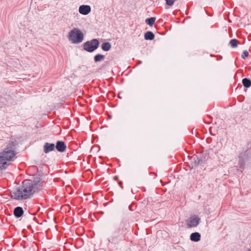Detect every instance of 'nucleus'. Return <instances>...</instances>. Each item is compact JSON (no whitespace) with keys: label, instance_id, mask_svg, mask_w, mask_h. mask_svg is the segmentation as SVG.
Instances as JSON below:
<instances>
[{"label":"nucleus","instance_id":"f257e3e1","mask_svg":"<svg viewBox=\"0 0 251 251\" xmlns=\"http://www.w3.org/2000/svg\"><path fill=\"white\" fill-rule=\"evenodd\" d=\"M45 182L39 174L33 176L32 180H25L21 187L11 192V198L17 200H26L43 189Z\"/></svg>","mask_w":251,"mask_h":251},{"label":"nucleus","instance_id":"f03ea898","mask_svg":"<svg viewBox=\"0 0 251 251\" xmlns=\"http://www.w3.org/2000/svg\"><path fill=\"white\" fill-rule=\"evenodd\" d=\"M129 225L127 222L123 220L119 226L113 231L108 237V242L112 244L117 245L123 241L128 231Z\"/></svg>","mask_w":251,"mask_h":251},{"label":"nucleus","instance_id":"7ed1b4c3","mask_svg":"<svg viewBox=\"0 0 251 251\" xmlns=\"http://www.w3.org/2000/svg\"><path fill=\"white\" fill-rule=\"evenodd\" d=\"M83 33L78 28H74L69 33V39L74 44H78L83 40Z\"/></svg>","mask_w":251,"mask_h":251},{"label":"nucleus","instance_id":"20e7f679","mask_svg":"<svg viewBox=\"0 0 251 251\" xmlns=\"http://www.w3.org/2000/svg\"><path fill=\"white\" fill-rule=\"evenodd\" d=\"M99 44V41L97 39H93L85 42L83 45V48L86 51L92 52L98 48Z\"/></svg>","mask_w":251,"mask_h":251},{"label":"nucleus","instance_id":"39448f33","mask_svg":"<svg viewBox=\"0 0 251 251\" xmlns=\"http://www.w3.org/2000/svg\"><path fill=\"white\" fill-rule=\"evenodd\" d=\"M6 160L11 161L15 156L16 152L13 150H9L5 149L1 155Z\"/></svg>","mask_w":251,"mask_h":251},{"label":"nucleus","instance_id":"423d86ee","mask_svg":"<svg viewBox=\"0 0 251 251\" xmlns=\"http://www.w3.org/2000/svg\"><path fill=\"white\" fill-rule=\"evenodd\" d=\"M248 156V153L247 152V151H243L239 153L238 155V157L239 158L238 165L239 166L240 168H243L245 163V160L247 159Z\"/></svg>","mask_w":251,"mask_h":251},{"label":"nucleus","instance_id":"0eeeda50","mask_svg":"<svg viewBox=\"0 0 251 251\" xmlns=\"http://www.w3.org/2000/svg\"><path fill=\"white\" fill-rule=\"evenodd\" d=\"M207 159L208 156L206 152H202L197 156V160H195V162H197L198 165H203Z\"/></svg>","mask_w":251,"mask_h":251},{"label":"nucleus","instance_id":"6e6552de","mask_svg":"<svg viewBox=\"0 0 251 251\" xmlns=\"http://www.w3.org/2000/svg\"><path fill=\"white\" fill-rule=\"evenodd\" d=\"M55 148L60 152L65 151L66 150L67 146L64 142L62 141H58L55 145Z\"/></svg>","mask_w":251,"mask_h":251},{"label":"nucleus","instance_id":"1a4fd4ad","mask_svg":"<svg viewBox=\"0 0 251 251\" xmlns=\"http://www.w3.org/2000/svg\"><path fill=\"white\" fill-rule=\"evenodd\" d=\"M78 11L80 14L86 15L91 12V7L87 5H82L79 6Z\"/></svg>","mask_w":251,"mask_h":251},{"label":"nucleus","instance_id":"9d476101","mask_svg":"<svg viewBox=\"0 0 251 251\" xmlns=\"http://www.w3.org/2000/svg\"><path fill=\"white\" fill-rule=\"evenodd\" d=\"M200 219L198 217H191L187 226L189 227H196L200 223Z\"/></svg>","mask_w":251,"mask_h":251},{"label":"nucleus","instance_id":"9b49d317","mask_svg":"<svg viewBox=\"0 0 251 251\" xmlns=\"http://www.w3.org/2000/svg\"><path fill=\"white\" fill-rule=\"evenodd\" d=\"M55 149V145L53 143H46L43 147L44 152L48 153Z\"/></svg>","mask_w":251,"mask_h":251},{"label":"nucleus","instance_id":"f8f14e48","mask_svg":"<svg viewBox=\"0 0 251 251\" xmlns=\"http://www.w3.org/2000/svg\"><path fill=\"white\" fill-rule=\"evenodd\" d=\"M13 213L16 218H20L23 215L24 210L22 207L17 206L14 208Z\"/></svg>","mask_w":251,"mask_h":251},{"label":"nucleus","instance_id":"ddd939ff","mask_svg":"<svg viewBox=\"0 0 251 251\" xmlns=\"http://www.w3.org/2000/svg\"><path fill=\"white\" fill-rule=\"evenodd\" d=\"M7 160L4 158L1 155H0V169L5 170L7 167L9 165V163L7 162Z\"/></svg>","mask_w":251,"mask_h":251},{"label":"nucleus","instance_id":"4468645a","mask_svg":"<svg viewBox=\"0 0 251 251\" xmlns=\"http://www.w3.org/2000/svg\"><path fill=\"white\" fill-rule=\"evenodd\" d=\"M190 239L192 241L198 242L201 240V234L197 232L192 233L190 235Z\"/></svg>","mask_w":251,"mask_h":251},{"label":"nucleus","instance_id":"2eb2a0df","mask_svg":"<svg viewBox=\"0 0 251 251\" xmlns=\"http://www.w3.org/2000/svg\"><path fill=\"white\" fill-rule=\"evenodd\" d=\"M144 38L146 40H152L154 38V35L151 31H147L145 33Z\"/></svg>","mask_w":251,"mask_h":251},{"label":"nucleus","instance_id":"dca6fc26","mask_svg":"<svg viewBox=\"0 0 251 251\" xmlns=\"http://www.w3.org/2000/svg\"><path fill=\"white\" fill-rule=\"evenodd\" d=\"M101 48L103 50L107 51L110 50L111 45L109 42H104L101 44Z\"/></svg>","mask_w":251,"mask_h":251},{"label":"nucleus","instance_id":"f3484780","mask_svg":"<svg viewBox=\"0 0 251 251\" xmlns=\"http://www.w3.org/2000/svg\"><path fill=\"white\" fill-rule=\"evenodd\" d=\"M104 58V55L101 54H97L94 56V60L95 62L97 63L103 60Z\"/></svg>","mask_w":251,"mask_h":251},{"label":"nucleus","instance_id":"a211bd4d","mask_svg":"<svg viewBox=\"0 0 251 251\" xmlns=\"http://www.w3.org/2000/svg\"><path fill=\"white\" fill-rule=\"evenodd\" d=\"M243 86L246 88H249L251 85V80L247 78H244L242 79Z\"/></svg>","mask_w":251,"mask_h":251},{"label":"nucleus","instance_id":"6ab92c4d","mask_svg":"<svg viewBox=\"0 0 251 251\" xmlns=\"http://www.w3.org/2000/svg\"><path fill=\"white\" fill-rule=\"evenodd\" d=\"M16 144L14 141H10L9 142L8 145L6 146V147L5 149H6L7 150L14 151Z\"/></svg>","mask_w":251,"mask_h":251},{"label":"nucleus","instance_id":"aec40b11","mask_svg":"<svg viewBox=\"0 0 251 251\" xmlns=\"http://www.w3.org/2000/svg\"><path fill=\"white\" fill-rule=\"evenodd\" d=\"M155 19H156L154 17L148 18L146 20V23L149 25L152 26L154 24Z\"/></svg>","mask_w":251,"mask_h":251},{"label":"nucleus","instance_id":"412c9836","mask_svg":"<svg viewBox=\"0 0 251 251\" xmlns=\"http://www.w3.org/2000/svg\"><path fill=\"white\" fill-rule=\"evenodd\" d=\"M238 42L236 39H231L229 42V44L232 48H236L237 47Z\"/></svg>","mask_w":251,"mask_h":251},{"label":"nucleus","instance_id":"4be33fe9","mask_svg":"<svg viewBox=\"0 0 251 251\" xmlns=\"http://www.w3.org/2000/svg\"><path fill=\"white\" fill-rule=\"evenodd\" d=\"M166 3L168 5L172 6L174 4L176 0H165Z\"/></svg>","mask_w":251,"mask_h":251},{"label":"nucleus","instance_id":"5701e85b","mask_svg":"<svg viewBox=\"0 0 251 251\" xmlns=\"http://www.w3.org/2000/svg\"><path fill=\"white\" fill-rule=\"evenodd\" d=\"M249 56V52L247 50H244L241 55V57L243 59H245L246 57Z\"/></svg>","mask_w":251,"mask_h":251},{"label":"nucleus","instance_id":"b1692460","mask_svg":"<svg viewBox=\"0 0 251 251\" xmlns=\"http://www.w3.org/2000/svg\"><path fill=\"white\" fill-rule=\"evenodd\" d=\"M113 179H114V180H117L118 179V176H114Z\"/></svg>","mask_w":251,"mask_h":251},{"label":"nucleus","instance_id":"393cba45","mask_svg":"<svg viewBox=\"0 0 251 251\" xmlns=\"http://www.w3.org/2000/svg\"><path fill=\"white\" fill-rule=\"evenodd\" d=\"M122 182L121 181H120V182H119V186H120V187L123 189V186H122Z\"/></svg>","mask_w":251,"mask_h":251},{"label":"nucleus","instance_id":"a878e982","mask_svg":"<svg viewBox=\"0 0 251 251\" xmlns=\"http://www.w3.org/2000/svg\"><path fill=\"white\" fill-rule=\"evenodd\" d=\"M142 63V61H138V64H141Z\"/></svg>","mask_w":251,"mask_h":251},{"label":"nucleus","instance_id":"bb28decb","mask_svg":"<svg viewBox=\"0 0 251 251\" xmlns=\"http://www.w3.org/2000/svg\"><path fill=\"white\" fill-rule=\"evenodd\" d=\"M251 251V249H248V250L247 251Z\"/></svg>","mask_w":251,"mask_h":251}]
</instances>
